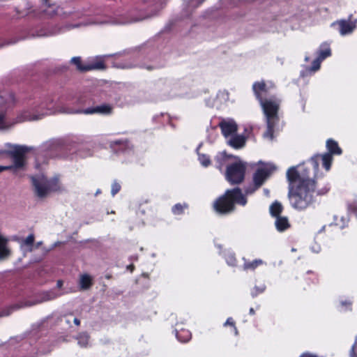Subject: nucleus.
<instances>
[{"instance_id":"obj_1","label":"nucleus","mask_w":357,"mask_h":357,"mask_svg":"<svg viewBox=\"0 0 357 357\" xmlns=\"http://www.w3.org/2000/svg\"><path fill=\"white\" fill-rule=\"evenodd\" d=\"M287 179L290 205L299 211L307 209L314 203L315 193L317 195H324L330 190L328 185L319 188L317 180L310 178L307 167L299 170L296 167H289L287 171Z\"/></svg>"},{"instance_id":"obj_2","label":"nucleus","mask_w":357,"mask_h":357,"mask_svg":"<svg viewBox=\"0 0 357 357\" xmlns=\"http://www.w3.org/2000/svg\"><path fill=\"white\" fill-rule=\"evenodd\" d=\"M247 202V197L243 195L241 189L236 187L227 190L218 197L213 204V208L216 213L225 215L236 210V204L244 206Z\"/></svg>"},{"instance_id":"obj_3","label":"nucleus","mask_w":357,"mask_h":357,"mask_svg":"<svg viewBox=\"0 0 357 357\" xmlns=\"http://www.w3.org/2000/svg\"><path fill=\"white\" fill-rule=\"evenodd\" d=\"M246 170V162L236 161L227 166L225 178L231 185L241 184L245 180Z\"/></svg>"},{"instance_id":"obj_4","label":"nucleus","mask_w":357,"mask_h":357,"mask_svg":"<svg viewBox=\"0 0 357 357\" xmlns=\"http://www.w3.org/2000/svg\"><path fill=\"white\" fill-rule=\"evenodd\" d=\"M321 159L323 167L326 170L331 169L332 162L333 160V155L331 153H325L323 155L316 154L310 158L307 162H303L302 165H298L299 169L307 167L308 172H310V167H312L313 172V178L317 180V174L319 170V160Z\"/></svg>"},{"instance_id":"obj_5","label":"nucleus","mask_w":357,"mask_h":357,"mask_svg":"<svg viewBox=\"0 0 357 357\" xmlns=\"http://www.w3.org/2000/svg\"><path fill=\"white\" fill-rule=\"evenodd\" d=\"M264 112L266 117V121L278 122V110L280 107V101L276 96H271L268 100L259 102Z\"/></svg>"},{"instance_id":"obj_6","label":"nucleus","mask_w":357,"mask_h":357,"mask_svg":"<svg viewBox=\"0 0 357 357\" xmlns=\"http://www.w3.org/2000/svg\"><path fill=\"white\" fill-rule=\"evenodd\" d=\"M15 102V98L13 93L0 94V129L6 128L9 126V123L6 118V110Z\"/></svg>"},{"instance_id":"obj_7","label":"nucleus","mask_w":357,"mask_h":357,"mask_svg":"<svg viewBox=\"0 0 357 357\" xmlns=\"http://www.w3.org/2000/svg\"><path fill=\"white\" fill-rule=\"evenodd\" d=\"M274 88L275 85L273 84L270 83V84L268 85L264 80L255 82L252 84V91L259 102L268 100L271 96H274L271 93V90Z\"/></svg>"},{"instance_id":"obj_8","label":"nucleus","mask_w":357,"mask_h":357,"mask_svg":"<svg viewBox=\"0 0 357 357\" xmlns=\"http://www.w3.org/2000/svg\"><path fill=\"white\" fill-rule=\"evenodd\" d=\"M29 149L26 146L15 145L13 149L8 151V155L13 159V168H22L25 165V155Z\"/></svg>"},{"instance_id":"obj_9","label":"nucleus","mask_w":357,"mask_h":357,"mask_svg":"<svg viewBox=\"0 0 357 357\" xmlns=\"http://www.w3.org/2000/svg\"><path fill=\"white\" fill-rule=\"evenodd\" d=\"M275 167L265 165L256 169L252 176V182L257 188H261L274 171Z\"/></svg>"},{"instance_id":"obj_10","label":"nucleus","mask_w":357,"mask_h":357,"mask_svg":"<svg viewBox=\"0 0 357 357\" xmlns=\"http://www.w3.org/2000/svg\"><path fill=\"white\" fill-rule=\"evenodd\" d=\"M113 112L114 106L110 103H102L101 105L77 111V113H82L86 115L98 114L101 116H109L112 115Z\"/></svg>"},{"instance_id":"obj_11","label":"nucleus","mask_w":357,"mask_h":357,"mask_svg":"<svg viewBox=\"0 0 357 357\" xmlns=\"http://www.w3.org/2000/svg\"><path fill=\"white\" fill-rule=\"evenodd\" d=\"M32 185L34 187L35 193L39 198H44L48 194L49 191L45 181V178H37L31 176Z\"/></svg>"},{"instance_id":"obj_12","label":"nucleus","mask_w":357,"mask_h":357,"mask_svg":"<svg viewBox=\"0 0 357 357\" xmlns=\"http://www.w3.org/2000/svg\"><path fill=\"white\" fill-rule=\"evenodd\" d=\"M331 26H337L338 31L342 36L351 33L356 26L355 22L347 20H337L333 22Z\"/></svg>"},{"instance_id":"obj_13","label":"nucleus","mask_w":357,"mask_h":357,"mask_svg":"<svg viewBox=\"0 0 357 357\" xmlns=\"http://www.w3.org/2000/svg\"><path fill=\"white\" fill-rule=\"evenodd\" d=\"M218 126L225 137L232 136L238 130V126L234 121H227L223 120L219 123Z\"/></svg>"},{"instance_id":"obj_14","label":"nucleus","mask_w":357,"mask_h":357,"mask_svg":"<svg viewBox=\"0 0 357 357\" xmlns=\"http://www.w3.org/2000/svg\"><path fill=\"white\" fill-rule=\"evenodd\" d=\"M110 148L115 152H125L132 149V146L128 139L113 140L109 142Z\"/></svg>"},{"instance_id":"obj_15","label":"nucleus","mask_w":357,"mask_h":357,"mask_svg":"<svg viewBox=\"0 0 357 357\" xmlns=\"http://www.w3.org/2000/svg\"><path fill=\"white\" fill-rule=\"evenodd\" d=\"M247 141L246 137L243 135L234 134L228 141V145L234 149H241L245 146Z\"/></svg>"},{"instance_id":"obj_16","label":"nucleus","mask_w":357,"mask_h":357,"mask_svg":"<svg viewBox=\"0 0 357 357\" xmlns=\"http://www.w3.org/2000/svg\"><path fill=\"white\" fill-rule=\"evenodd\" d=\"M326 148L328 150L326 153H331L332 155H340L342 153V150L339 146L338 143L333 139H328L326 141Z\"/></svg>"},{"instance_id":"obj_17","label":"nucleus","mask_w":357,"mask_h":357,"mask_svg":"<svg viewBox=\"0 0 357 357\" xmlns=\"http://www.w3.org/2000/svg\"><path fill=\"white\" fill-rule=\"evenodd\" d=\"M275 225L277 230L280 232H282L290 227V223L287 217L279 216L275 218Z\"/></svg>"},{"instance_id":"obj_18","label":"nucleus","mask_w":357,"mask_h":357,"mask_svg":"<svg viewBox=\"0 0 357 357\" xmlns=\"http://www.w3.org/2000/svg\"><path fill=\"white\" fill-rule=\"evenodd\" d=\"M331 56V50L330 47V45L326 42L321 44L318 51H317V57L321 60L324 61L327 57Z\"/></svg>"},{"instance_id":"obj_19","label":"nucleus","mask_w":357,"mask_h":357,"mask_svg":"<svg viewBox=\"0 0 357 357\" xmlns=\"http://www.w3.org/2000/svg\"><path fill=\"white\" fill-rule=\"evenodd\" d=\"M301 280L307 285L311 284H317L319 281L317 274L314 272L309 271L302 276Z\"/></svg>"},{"instance_id":"obj_20","label":"nucleus","mask_w":357,"mask_h":357,"mask_svg":"<svg viewBox=\"0 0 357 357\" xmlns=\"http://www.w3.org/2000/svg\"><path fill=\"white\" fill-rule=\"evenodd\" d=\"M176 336L181 342H187L191 339L192 335L189 330L181 328L176 331Z\"/></svg>"},{"instance_id":"obj_21","label":"nucleus","mask_w":357,"mask_h":357,"mask_svg":"<svg viewBox=\"0 0 357 357\" xmlns=\"http://www.w3.org/2000/svg\"><path fill=\"white\" fill-rule=\"evenodd\" d=\"M264 264L263 260L260 259H257L253 261H246L245 260L244 264L243 265V270L245 271H254L255 270L258 266L262 265Z\"/></svg>"},{"instance_id":"obj_22","label":"nucleus","mask_w":357,"mask_h":357,"mask_svg":"<svg viewBox=\"0 0 357 357\" xmlns=\"http://www.w3.org/2000/svg\"><path fill=\"white\" fill-rule=\"evenodd\" d=\"M269 210L271 216L277 218L281 216L280 215L283 211V206L281 203L275 201L270 206Z\"/></svg>"},{"instance_id":"obj_23","label":"nucleus","mask_w":357,"mask_h":357,"mask_svg":"<svg viewBox=\"0 0 357 357\" xmlns=\"http://www.w3.org/2000/svg\"><path fill=\"white\" fill-rule=\"evenodd\" d=\"M93 284L92 278L88 274L82 275L79 280V287L81 289H89Z\"/></svg>"},{"instance_id":"obj_24","label":"nucleus","mask_w":357,"mask_h":357,"mask_svg":"<svg viewBox=\"0 0 357 357\" xmlns=\"http://www.w3.org/2000/svg\"><path fill=\"white\" fill-rule=\"evenodd\" d=\"M46 184L49 193L50 192H57L60 190V184L58 178L47 179L45 178Z\"/></svg>"},{"instance_id":"obj_25","label":"nucleus","mask_w":357,"mask_h":357,"mask_svg":"<svg viewBox=\"0 0 357 357\" xmlns=\"http://www.w3.org/2000/svg\"><path fill=\"white\" fill-rule=\"evenodd\" d=\"M7 240L0 235V259L8 256L9 250L6 248Z\"/></svg>"},{"instance_id":"obj_26","label":"nucleus","mask_w":357,"mask_h":357,"mask_svg":"<svg viewBox=\"0 0 357 357\" xmlns=\"http://www.w3.org/2000/svg\"><path fill=\"white\" fill-rule=\"evenodd\" d=\"M278 122L266 121V130L264 133V136L269 137L270 139L273 138L275 126Z\"/></svg>"},{"instance_id":"obj_27","label":"nucleus","mask_w":357,"mask_h":357,"mask_svg":"<svg viewBox=\"0 0 357 357\" xmlns=\"http://www.w3.org/2000/svg\"><path fill=\"white\" fill-rule=\"evenodd\" d=\"M106 68V65L103 60L96 61L91 64L87 65L86 71L92 70H104Z\"/></svg>"},{"instance_id":"obj_28","label":"nucleus","mask_w":357,"mask_h":357,"mask_svg":"<svg viewBox=\"0 0 357 357\" xmlns=\"http://www.w3.org/2000/svg\"><path fill=\"white\" fill-rule=\"evenodd\" d=\"M77 340L81 347H86L89 343V336L86 333H81L77 335Z\"/></svg>"},{"instance_id":"obj_29","label":"nucleus","mask_w":357,"mask_h":357,"mask_svg":"<svg viewBox=\"0 0 357 357\" xmlns=\"http://www.w3.org/2000/svg\"><path fill=\"white\" fill-rule=\"evenodd\" d=\"M71 62L77 66L78 70L81 72H86V69L85 68H87V65L82 64L80 57H73Z\"/></svg>"},{"instance_id":"obj_30","label":"nucleus","mask_w":357,"mask_h":357,"mask_svg":"<svg viewBox=\"0 0 357 357\" xmlns=\"http://www.w3.org/2000/svg\"><path fill=\"white\" fill-rule=\"evenodd\" d=\"M266 285L262 284L261 286H255L252 290H251V296L252 298L257 297L258 295L262 294L266 290Z\"/></svg>"},{"instance_id":"obj_31","label":"nucleus","mask_w":357,"mask_h":357,"mask_svg":"<svg viewBox=\"0 0 357 357\" xmlns=\"http://www.w3.org/2000/svg\"><path fill=\"white\" fill-rule=\"evenodd\" d=\"M187 207V205H182L181 204H176L172 207V213L175 215H181L183 213L184 208Z\"/></svg>"},{"instance_id":"obj_32","label":"nucleus","mask_w":357,"mask_h":357,"mask_svg":"<svg viewBox=\"0 0 357 357\" xmlns=\"http://www.w3.org/2000/svg\"><path fill=\"white\" fill-rule=\"evenodd\" d=\"M199 160L200 163L204 167H208L211 164L209 156L205 154H199Z\"/></svg>"},{"instance_id":"obj_33","label":"nucleus","mask_w":357,"mask_h":357,"mask_svg":"<svg viewBox=\"0 0 357 357\" xmlns=\"http://www.w3.org/2000/svg\"><path fill=\"white\" fill-rule=\"evenodd\" d=\"M258 189H259V188H257L255 186V184L254 183H252V184L250 185L249 186L246 187L244 189L245 193L243 194V195H245L246 197L247 195H252Z\"/></svg>"},{"instance_id":"obj_34","label":"nucleus","mask_w":357,"mask_h":357,"mask_svg":"<svg viewBox=\"0 0 357 357\" xmlns=\"http://www.w3.org/2000/svg\"><path fill=\"white\" fill-rule=\"evenodd\" d=\"M348 211L357 217V201L354 200L347 204Z\"/></svg>"},{"instance_id":"obj_35","label":"nucleus","mask_w":357,"mask_h":357,"mask_svg":"<svg viewBox=\"0 0 357 357\" xmlns=\"http://www.w3.org/2000/svg\"><path fill=\"white\" fill-rule=\"evenodd\" d=\"M224 326H231L234 328V334L236 335H238V331L237 328L236 327L235 321H234V320L233 319L232 317L227 318V319L226 320L225 323L224 324Z\"/></svg>"},{"instance_id":"obj_36","label":"nucleus","mask_w":357,"mask_h":357,"mask_svg":"<svg viewBox=\"0 0 357 357\" xmlns=\"http://www.w3.org/2000/svg\"><path fill=\"white\" fill-rule=\"evenodd\" d=\"M121 185L116 182L114 181L112 184V189H111V194L114 197L115 196L120 190H121Z\"/></svg>"},{"instance_id":"obj_37","label":"nucleus","mask_w":357,"mask_h":357,"mask_svg":"<svg viewBox=\"0 0 357 357\" xmlns=\"http://www.w3.org/2000/svg\"><path fill=\"white\" fill-rule=\"evenodd\" d=\"M349 356L350 357H357V335L355 337L354 343L350 349Z\"/></svg>"},{"instance_id":"obj_38","label":"nucleus","mask_w":357,"mask_h":357,"mask_svg":"<svg viewBox=\"0 0 357 357\" xmlns=\"http://www.w3.org/2000/svg\"><path fill=\"white\" fill-rule=\"evenodd\" d=\"M323 61L321 60L319 58L317 57L312 63V70L313 71L318 70L320 68L321 63Z\"/></svg>"},{"instance_id":"obj_39","label":"nucleus","mask_w":357,"mask_h":357,"mask_svg":"<svg viewBox=\"0 0 357 357\" xmlns=\"http://www.w3.org/2000/svg\"><path fill=\"white\" fill-rule=\"evenodd\" d=\"M340 305L345 310H351L352 302L349 300L342 301L340 302Z\"/></svg>"},{"instance_id":"obj_40","label":"nucleus","mask_w":357,"mask_h":357,"mask_svg":"<svg viewBox=\"0 0 357 357\" xmlns=\"http://www.w3.org/2000/svg\"><path fill=\"white\" fill-rule=\"evenodd\" d=\"M34 235L33 234H29L25 239L24 241V243L27 245V246H32L33 244V242H34Z\"/></svg>"},{"instance_id":"obj_41","label":"nucleus","mask_w":357,"mask_h":357,"mask_svg":"<svg viewBox=\"0 0 357 357\" xmlns=\"http://www.w3.org/2000/svg\"><path fill=\"white\" fill-rule=\"evenodd\" d=\"M236 262H237V260L235 257H234L232 255L229 257V259H227V263L230 266H236Z\"/></svg>"},{"instance_id":"obj_42","label":"nucleus","mask_w":357,"mask_h":357,"mask_svg":"<svg viewBox=\"0 0 357 357\" xmlns=\"http://www.w3.org/2000/svg\"><path fill=\"white\" fill-rule=\"evenodd\" d=\"M11 169H13V167L12 165H9V166L0 165V173L5 170Z\"/></svg>"},{"instance_id":"obj_43","label":"nucleus","mask_w":357,"mask_h":357,"mask_svg":"<svg viewBox=\"0 0 357 357\" xmlns=\"http://www.w3.org/2000/svg\"><path fill=\"white\" fill-rule=\"evenodd\" d=\"M300 357H318L317 355L310 353H304L300 356Z\"/></svg>"},{"instance_id":"obj_44","label":"nucleus","mask_w":357,"mask_h":357,"mask_svg":"<svg viewBox=\"0 0 357 357\" xmlns=\"http://www.w3.org/2000/svg\"><path fill=\"white\" fill-rule=\"evenodd\" d=\"M73 322L77 326H79L80 325V320L78 318H75L74 320H73Z\"/></svg>"},{"instance_id":"obj_45","label":"nucleus","mask_w":357,"mask_h":357,"mask_svg":"<svg viewBox=\"0 0 357 357\" xmlns=\"http://www.w3.org/2000/svg\"><path fill=\"white\" fill-rule=\"evenodd\" d=\"M56 284H57V287H58L59 288H61V287H62V285H63V281H62V280H59L57 281Z\"/></svg>"},{"instance_id":"obj_46","label":"nucleus","mask_w":357,"mask_h":357,"mask_svg":"<svg viewBox=\"0 0 357 357\" xmlns=\"http://www.w3.org/2000/svg\"><path fill=\"white\" fill-rule=\"evenodd\" d=\"M249 314H250V315H255V310H254V308H253V307H250V308Z\"/></svg>"},{"instance_id":"obj_47","label":"nucleus","mask_w":357,"mask_h":357,"mask_svg":"<svg viewBox=\"0 0 357 357\" xmlns=\"http://www.w3.org/2000/svg\"><path fill=\"white\" fill-rule=\"evenodd\" d=\"M128 268L130 270V271H132L135 268V266L133 264L129 265L128 266Z\"/></svg>"},{"instance_id":"obj_48","label":"nucleus","mask_w":357,"mask_h":357,"mask_svg":"<svg viewBox=\"0 0 357 357\" xmlns=\"http://www.w3.org/2000/svg\"><path fill=\"white\" fill-rule=\"evenodd\" d=\"M205 0H199L198 1V3H197V6L200 5L201 3H202Z\"/></svg>"},{"instance_id":"obj_49","label":"nucleus","mask_w":357,"mask_h":357,"mask_svg":"<svg viewBox=\"0 0 357 357\" xmlns=\"http://www.w3.org/2000/svg\"><path fill=\"white\" fill-rule=\"evenodd\" d=\"M216 160H217L218 161H219V160H223V158H219L218 157H217Z\"/></svg>"},{"instance_id":"obj_50","label":"nucleus","mask_w":357,"mask_h":357,"mask_svg":"<svg viewBox=\"0 0 357 357\" xmlns=\"http://www.w3.org/2000/svg\"><path fill=\"white\" fill-rule=\"evenodd\" d=\"M219 165L221 166L222 165V163L220 161H219Z\"/></svg>"},{"instance_id":"obj_51","label":"nucleus","mask_w":357,"mask_h":357,"mask_svg":"<svg viewBox=\"0 0 357 357\" xmlns=\"http://www.w3.org/2000/svg\"><path fill=\"white\" fill-rule=\"evenodd\" d=\"M45 3H47L49 0H43Z\"/></svg>"}]
</instances>
